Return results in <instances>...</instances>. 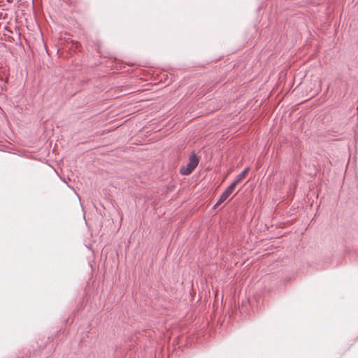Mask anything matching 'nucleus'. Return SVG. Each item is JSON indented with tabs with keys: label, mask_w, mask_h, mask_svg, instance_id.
<instances>
[{
	"label": "nucleus",
	"mask_w": 358,
	"mask_h": 358,
	"mask_svg": "<svg viewBox=\"0 0 358 358\" xmlns=\"http://www.w3.org/2000/svg\"><path fill=\"white\" fill-rule=\"evenodd\" d=\"M199 164V159L196 156V155L192 154L189 157V161L187 165L185 167H182L180 169V173L182 175L187 176L189 175L192 171Z\"/></svg>",
	"instance_id": "nucleus-1"
},
{
	"label": "nucleus",
	"mask_w": 358,
	"mask_h": 358,
	"mask_svg": "<svg viewBox=\"0 0 358 358\" xmlns=\"http://www.w3.org/2000/svg\"><path fill=\"white\" fill-rule=\"evenodd\" d=\"M249 168L247 167L245 168L241 173H239L235 178V180H234V182L231 184V185H233L234 187H236V186L240 183L243 179L245 178L246 173L248 172L249 171Z\"/></svg>",
	"instance_id": "nucleus-3"
},
{
	"label": "nucleus",
	"mask_w": 358,
	"mask_h": 358,
	"mask_svg": "<svg viewBox=\"0 0 358 358\" xmlns=\"http://www.w3.org/2000/svg\"><path fill=\"white\" fill-rule=\"evenodd\" d=\"M235 187L230 185L225 191L221 194L220 197L216 202V203L214 206V208H216L217 206H220L221 203H222L224 201L227 200V199L234 192Z\"/></svg>",
	"instance_id": "nucleus-2"
}]
</instances>
